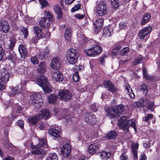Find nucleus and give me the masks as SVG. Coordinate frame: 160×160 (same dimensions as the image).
<instances>
[{"label":"nucleus","instance_id":"473e14b6","mask_svg":"<svg viewBox=\"0 0 160 160\" xmlns=\"http://www.w3.org/2000/svg\"><path fill=\"white\" fill-rule=\"evenodd\" d=\"M117 133L116 131L112 130L107 133L106 136V138L108 139H112L116 137Z\"/></svg>","mask_w":160,"mask_h":160},{"label":"nucleus","instance_id":"2f4dec72","mask_svg":"<svg viewBox=\"0 0 160 160\" xmlns=\"http://www.w3.org/2000/svg\"><path fill=\"white\" fill-rule=\"evenodd\" d=\"M46 64L45 62H41L39 64L37 71L39 73L44 72L46 71Z\"/></svg>","mask_w":160,"mask_h":160},{"label":"nucleus","instance_id":"6e6d98bb","mask_svg":"<svg viewBox=\"0 0 160 160\" xmlns=\"http://www.w3.org/2000/svg\"><path fill=\"white\" fill-rule=\"evenodd\" d=\"M72 79L73 81L74 82H77L79 81L80 77L78 72H75L73 75Z\"/></svg>","mask_w":160,"mask_h":160},{"label":"nucleus","instance_id":"aec40b11","mask_svg":"<svg viewBox=\"0 0 160 160\" xmlns=\"http://www.w3.org/2000/svg\"><path fill=\"white\" fill-rule=\"evenodd\" d=\"M131 145L134 160H138L137 149L139 144L138 143L133 142L132 143Z\"/></svg>","mask_w":160,"mask_h":160},{"label":"nucleus","instance_id":"f8f14e48","mask_svg":"<svg viewBox=\"0 0 160 160\" xmlns=\"http://www.w3.org/2000/svg\"><path fill=\"white\" fill-rule=\"evenodd\" d=\"M103 85L106 88L112 93H115L117 91L118 89L114 86L113 83L109 81H104Z\"/></svg>","mask_w":160,"mask_h":160},{"label":"nucleus","instance_id":"052dcab7","mask_svg":"<svg viewBox=\"0 0 160 160\" xmlns=\"http://www.w3.org/2000/svg\"><path fill=\"white\" fill-rule=\"evenodd\" d=\"M81 5L79 4H78L75 5L74 7L72 8L71 9V11L74 12L75 11L78 10L80 8Z\"/></svg>","mask_w":160,"mask_h":160},{"label":"nucleus","instance_id":"b1692460","mask_svg":"<svg viewBox=\"0 0 160 160\" xmlns=\"http://www.w3.org/2000/svg\"><path fill=\"white\" fill-rule=\"evenodd\" d=\"M19 51L22 58H24L28 54L26 47L22 45H20L19 48Z\"/></svg>","mask_w":160,"mask_h":160},{"label":"nucleus","instance_id":"72a5a7b5","mask_svg":"<svg viewBox=\"0 0 160 160\" xmlns=\"http://www.w3.org/2000/svg\"><path fill=\"white\" fill-rule=\"evenodd\" d=\"M100 156L102 159L107 160L110 157L111 154L109 152L102 151L100 152Z\"/></svg>","mask_w":160,"mask_h":160},{"label":"nucleus","instance_id":"2eb2a0df","mask_svg":"<svg viewBox=\"0 0 160 160\" xmlns=\"http://www.w3.org/2000/svg\"><path fill=\"white\" fill-rule=\"evenodd\" d=\"M127 121L126 117L125 116H122L119 120L118 125L120 128L123 130L127 131L128 126L126 125H127L126 124Z\"/></svg>","mask_w":160,"mask_h":160},{"label":"nucleus","instance_id":"ea45409f","mask_svg":"<svg viewBox=\"0 0 160 160\" xmlns=\"http://www.w3.org/2000/svg\"><path fill=\"white\" fill-rule=\"evenodd\" d=\"M7 58L11 62H14L16 58V55L13 51L10 52L7 57Z\"/></svg>","mask_w":160,"mask_h":160},{"label":"nucleus","instance_id":"79ce46f5","mask_svg":"<svg viewBox=\"0 0 160 160\" xmlns=\"http://www.w3.org/2000/svg\"><path fill=\"white\" fill-rule=\"evenodd\" d=\"M49 53V51L46 49L45 51L42 52L39 55V58L41 59H44Z\"/></svg>","mask_w":160,"mask_h":160},{"label":"nucleus","instance_id":"6e6552de","mask_svg":"<svg viewBox=\"0 0 160 160\" xmlns=\"http://www.w3.org/2000/svg\"><path fill=\"white\" fill-rule=\"evenodd\" d=\"M58 96L60 99L63 101L69 100L72 97V94L68 90H62L58 93Z\"/></svg>","mask_w":160,"mask_h":160},{"label":"nucleus","instance_id":"a878e982","mask_svg":"<svg viewBox=\"0 0 160 160\" xmlns=\"http://www.w3.org/2000/svg\"><path fill=\"white\" fill-rule=\"evenodd\" d=\"M54 10L57 15V17L58 19H60L62 17V11L58 5L54 6Z\"/></svg>","mask_w":160,"mask_h":160},{"label":"nucleus","instance_id":"bb28decb","mask_svg":"<svg viewBox=\"0 0 160 160\" xmlns=\"http://www.w3.org/2000/svg\"><path fill=\"white\" fill-rule=\"evenodd\" d=\"M58 98V97L57 94H51L48 96V98L49 103L52 104H55L57 101Z\"/></svg>","mask_w":160,"mask_h":160},{"label":"nucleus","instance_id":"c03bdc74","mask_svg":"<svg viewBox=\"0 0 160 160\" xmlns=\"http://www.w3.org/2000/svg\"><path fill=\"white\" fill-rule=\"evenodd\" d=\"M153 115L151 114H148L142 118V120L143 121L148 122L150 120L153 119Z\"/></svg>","mask_w":160,"mask_h":160},{"label":"nucleus","instance_id":"58836bf2","mask_svg":"<svg viewBox=\"0 0 160 160\" xmlns=\"http://www.w3.org/2000/svg\"><path fill=\"white\" fill-rule=\"evenodd\" d=\"M39 147L36 148H37L35 150L32 151L31 152L32 154H35L38 155H39L41 154H44L45 151L42 148H39Z\"/></svg>","mask_w":160,"mask_h":160},{"label":"nucleus","instance_id":"338daca9","mask_svg":"<svg viewBox=\"0 0 160 160\" xmlns=\"http://www.w3.org/2000/svg\"><path fill=\"white\" fill-rule=\"evenodd\" d=\"M63 118H64V119L66 120V121L67 123H68L69 124H71V116H68L64 117Z\"/></svg>","mask_w":160,"mask_h":160},{"label":"nucleus","instance_id":"bf43d9fd","mask_svg":"<svg viewBox=\"0 0 160 160\" xmlns=\"http://www.w3.org/2000/svg\"><path fill=\"white\" fill-rule=\"evenodd\" d=\"M31 62L34 64H37L39 62L36 57V56L33 57L31 58Z\"/></svg>","mask_w":160,"mask_h":160},{"label":"nucleus","instance_id":"7c9ffc66","mask_svg":"<svg viewBox=\"0 0 160 160\" xmlns=\"http://www.w3.org/2000/svg\"><path fill=\"white\" fill-rule=\"evenodd\" d=\"M151 18V14L148 13H145L142 18L141 22V24L142 25H145L146 23L148 22Z\"/></svg>","mask_w":160,"mask_h":160},{"label":"nucleus","instance_id":"49530a36","mask_svg":"<svg viewBox=\"0 0 160 160\" xmlns=\"http://www.w3.org/2000/svg\"><path fill=\"white\" fill-rule=\"evenodd\" d=\"M126 89L127 92H128V94L131 98H135V95L130 87H127L126 88Z\"/></svg>","mask_w":160,"mask_h":160},{"label":"nucleus","instance_id":"e2e57ef3","mask_svg":"<svg viewBox=\"0 0 160 160\" xmlns=\"http://www.w3.org/2000/svg\"><path fill=\"white\" fill-rule=\"evenodd\" d=\"M15 117L13 116L12 113H11L8 116V118L10 119V123L8 125V126H9L12 123V121L13 120Z\"/></svg>","mask_w":160,"mask_h":160},{"label":"nucleus","instance_id":"f03ea898","mask_svg":"<svg viewBox=\"0 0 160 160\" xmlns=\"http://www.w3.org/2000/svg\"><path fill=\"white\" fill-rule=\"evenodd\" d=\"M38 85L41 87L45 93L51 92L52 90L47 78L43 75H41L37 81Z\"/></svg>","mask_w":160,"mask_h":160},{"label":"nucleus","instance_id":"dca6fc26","mask_svg":"<svg viewBox=\"0 0 160 160\" xmlns=\"http://www.w3.org/2000/svg\"><path fill=\"white\" fill-rule=\"evenodd\" d=\"M124 106L121 104L113 107L112 110H113L114 117H117L122 113L124 111Z\"/></svg>","mask_w":160,"mask_h":160},{"label":"nucleus","instance_id":"cd10ccee","mask_svg":"<svg viewBox=\"0 0 160 160\" xmlns=\"http://www.w3.org/2000/svg\"><path fill=\"white\" fill-rule=\"evenodd\" d=\"M135 122V120L134 118L127 121L126 124L127 125H126L128 126L127 131L128 130L129 127L130 126H131L134 128L136 132L137 131V128L136 127Z\"/></svg>","mask_w":160,"mask_h":160},{"label":"nucleus","instance_id":"680f3d73","mask_svg":"<svg viewBox=\"0 0 160 160\" xmlns=\"http://www.w3.org/2000/svg\"><path fill=\"white\" fill-rule=\"evenodd\" d=\"M145 79L147 80L152 81L154 79V77L152 76L148 75L147 73L143 75Z\"/></svg>","mask_w":160,"mask_h":160},{"label":"nucleus","instance_id":"39448f33","mask_svg":"<svg viewBox=\"0 0 160 160\" xmlns=\"http://www.w3.org/2000/svg\"><path fill=\"white\" fill-rule=\"evenodd\" d=\"M9 75L8 72L5 69H3L1 73V78H0V90L2 91L5 88L6 82L8 81Z\"/></svg>","mask_w":160,"mask_h":160},{"label":"nucleus","instance_id":"9b49d317","mask_svg":"<svg viewBox=\"0 0 160 160\" xmlns=\"http://www.w3.org/2000/svg\"><path fill=\"white\" fill-rule=\"evenodd\" d=\"M152 27L151 26L146 27L142 28L138 32L139 37L141 39H143L147 35L152 31Z\"/></svg>","mask_w":160,"mask_h":160},{"label":"nucleus","instance_id":"13d9d810","mask_svg":"<svg viewBox=\"0 0 160 160\" xmlns=\"http://www.w3.org/2000/svg\"><path fill=\"white\" fill-rule=\"evenodd\" d=\"M140 89L145 93H147L148 91L147 86L145 84H143L140 85Z\"/></svg>","mask_w":160,"mask_h":160},{"label":"nucleus","instance_id":"774afa93","mask_svg":"<svg viewBox=\"0 0 160 160\" xmlns=\"http://www.w3.org/2000/svg\"><path fill=\"white\" fill-rule=\"evenodd\" d=\"M17 122L19 126L22 129L24 126L23 121L22 120H19Z\"/></svg>","mask_w":160,"mask_h":160},{"label":"nucleus","instance_id":"c85d7f7f","mask_svg":"<svg viewBox=\"0 0 160 160\" xmlns=\"http://www.w3.org/2000/svg\"><path fill=\"white\" fill-rule=\"evenodd\" d=\"M19 92L23 94V95H25V93L22 91L21 89V88H20L19 86H16L15 88H12L11 92L12 95L13 96L15 94H18Z\"/></svg>","mask_w":160,"mask_h":160},{"label":"nucleus","instance_id":"c9c22d12","mask_svg":"<svg viewBox=\"0 0 160 160\" xmlns=\"http://www.w3.org/2000/svg\"><path fill=\"white\" fill-rule=\"evenodd\" d=\"M71 32V29L69 28H67L65 31V37L66 39L68 41L71 40V37L72 35Z\"/></svg>","mask_w":160,"mask_h":160},{"label":"nucleus","instance_id":"603ef678","mask_svg":"<svg viewBox=\"0 0 160 160\" xmlns=\"http://www.w3.org/2000/svg\"><path fill=\"white\" fill-rule=\"evenodd\" d=\"M129 48L128 47L123 48L121 50L120 52V54L122 56H123L126 55L127 53L129 52Z\"/></svg>","mask_w":160,"mask_h":160},{"label":"nucleus","instance_id":"4d7b16f0","mask_svg":"<svg viewBox=\"0 0 160 160\" xmlns=\"http://www.w3.org/2000/svg\"><path fill=\"white\" fill-rule=\"evenodd\" d=\"M42 29L38 27H35L34 28V33L36 34L35 35H39L42 34H41Z\"/></svg>","mask_w":160,"mask_h":160},{"label":"nucleus","instance_id":"0eeeda50","mask_svg":"<svg viewBox=\"0 0 160 160\" xmlns=\"http://www.w3.org/2000/svg\"><path fill=\"white\" fill-rule=\"evenodd\" d=\"M38 96H40L38 93H36L35 92H32L30 96V99L32 101L30 102L37 108H40L42 104L41 102L39 101L37 99ZM30 102H31L30 101Z\"/></svg>","mask_w":160,"mask_h":160},{"label":"nucleus","instance_id":"09e8293b","mask_svg":"<svg viewBox=\"0 0 160 160\" xmlns=\"http://www.w3.org/2000/svg\"><path fill=\"white\" fill-rule=\"evenodd\" d=\"M20 30L23 33V34L24 35V38H27L28 36V34L27 28L24 27H22L20 28Z\"/></svg>","mask_w":160,"mask_h":160},{"label":"nucleus","instance_id":"f3484780","mask_svg":"<svg viewBox=\"0 0 160 160\" xmlns=\"http://www.w3.org/2000/svg\"><path fill=\"white\" fill-rule=\"evenodd\" d=\"M56 70L52 74L53 80L56 81H62L63 80V77L61 72L58 70Z\"/></svg>","mask_w":160,"mask_h":160},{"label":"nucleus","instance_id":"8fccbe9b","mask_svg":"<svg viewBox=\"0 0 160 160\" xmlns=\"http://www.w3.org/2000/svg\"><path fill=\"white\" fill-rule=\"evenodd\" d=\"M78 41L80 43L83 44L87 42V39L83 35H81V36L78 37Z\"/></svg>","mask_w":160,"mask_h":160},{"label":"nucleus","instance_id":"f704fd0d","mask_svg":"<svg viewBox=\"0 0 160 160\" xmlns=\"http://www.w3.org/2000/svg\"><path fill=\"white\" fill-rule=\"evenodd\" d=\"M143 59V57L141 55H139L132 62V65H135L137 64L141 63L142 60Z\"/></svg>","mask_w":160,"mask_h":160},{"label":"nucleus","instance_id":"ddd939ff","mask_svg":"<svg viewBox=\"0 0 160 160\" xmlns=\"http://www.w3.org/2000/svg\"><path fill=\"white\" fill-rule=\"evenodd\" d=\"M103 85L106 88L112 93H115L117 91L118 89L114 86L113 83L109 81H104Z\"/></svg>","mask_w":160,"mask_h":160},{"label":"nucleus","instance_id":"5fc2aeb1","mask_svg":"<svg viewBox=\"0 0 160 160\" xmlns=\"http://www.w3.org/2000/svg\"><path fill=\"white\" fill-rule=\"evenodd\" d=\"M42 37L41 35H35L34 37H33L32 39L31 40V42L32 43L35 44L38 42V40L41 37Z\"/></svg>","mask_w":160,"mask_h":160},{"label":"nucleus","instance_id":"6ab92c4d","mask_svg":"<svg viewBox=\"0 0 160 160\" xmlns=\"http://www.w3.org/2000/svg\"><path fill=\"white\" fill-rule=\"evenodd\" d=\"M9 29V25L8 22L5 20H2L0 22V29L3 32L6 33L8 32Z\"/></svg>","mask_w":160,"mask_h":160},{"label":"nucleus","instance_id":"4468645a","mask_svg":"<svg viewBox=\"0 0 160 160\" xmlns=\"http://www.w3.org/2000/svg\"><path fill=\"white\" fill-rule=\"evenodd\" d=\"M103 20L102 18H98L93 22L94 26V32L97 34L100 29L102 27Z\"/></svg>","mask_w":160,"mask_h":160},{"label":"nucleus","instance_id":"c756f323","mask_svg":"<svg viewBox=\"0 0 160 160\" xmlns=\"http://www.w3.org/2000/svg\"><path fill=\"white\" fill-rule=\"evenodd\" d=\"M42 116L45 118H49L50 117V112L49 111L46 109H43L41 110V113L39 114L40 117Z\"/></svg>","mask_w":160,"mask_h":160},{"label":"nucleus","instance_id":"423d86ee","mask_svg":"<svg viewBox=\"0 0 160 160\" xmlns=\"http://www.w3.org/2000/svg\"><path fill=\"white\" fill-rule=\"evenodd\" d=\"M96 13L100 16L105 15L107 12V6L106 3L101 2L96 7Z\"/></svg>","mask_w":160,"mask_h":160},{"label":"nucleus","instance_id":"a19ab883","mask_svg":"<svg viewBox=\"0 0 160 160\" xmlns=\"http://www.w3.org/2000/svg\"><path fill=\"white\" fill-rule=\"evenodd\" d=\"M48 157L50 160H58V156L54 152L49 153Z\"/></svg>","mask_w":160,"mask_h":160},{"label":"nucleus","instance_id":"69168bd1","mask_svg":"<svg viewBox=\"0 0 160 160\" xmlns=\"http://www.w3.org/2000/svg\"><path fill=\"white\" fill-rule=\"evenodd\" d=\"M4 55V50L0 46V61L2 59Z\"/></svg>","mask_w":160,"mask_h":160},{"label":"nucleus","instance_id":"e433bc0d","mask_svg":"<svg viewBox=\"0 0 160 160\" xmlns=\"http://www.w3.org/2000/svg\"><path fill=\"white\" fill-rule=\"evenodd\" d=\"M103 37H109L111 35L112 30V28L110 29L108 28H105L103 29Z\"/></svg>","mask_w":160,"mask_h":160},{"label":"nucleus","instance_id":"a211bd4d","mask_svg":"<svg viewBox=\"0 0 160 160\" xmlns=\"http://www.w3.org/2000/svg\"><path fill=\"white\" fill-rule=\"evenodd\" d=\"M148 102V99L147 98H142L138 102H135L133 103V106L135 108L139 107H144L145 104Z\"/></svg>","mask_w":160,"mask_h":160},{"label":"nucleus","instance_id":"4c0bfd02","mask_svg":"<svg viewBox=\"0 0 160 160\" xmlns=\"http://www.w3.org/2000/svg\"><path fill=\"white\" fill-rule=\"evenodd\" d=\"M144 107H146L148 109L150 110L152 112L153 111L156 107L154 103L153 102H149L148 100V103L145 104Z\"/></svg>","mask_w":160,"mask_h":160},{"label":"nucleus","instance_id":"412c9836","mask_svg":"<svg viewBox=\"0 0 160 160\" xmlns=\"http://www.w3.org/2000/svg\"><path fill=\"white\" fill-rule=\"evenodd\" d=\"M96 119V117L94 115L87 113L85 115V121L90 124H94Z\"/></svg>","mask_w":160,"mask_h":160},{"label":"nucleus","instance_id":"3c124183","mask_svg":"<svg viewBox=\"0 0 160 160\" xmlns=\"http://www.w3.org/2000/svg\"><path fill=\"white\" fill-rule=\"evenodd\" d=\"M38 118L36 117H30L28 118L29 121L33 124H35L38 121Z\"/></svg>","mask_w":160,"mask_h":160},{"label":"nucleus","instance_id":"393cba45","mask_svg":"<svg viewBox=\"0 0 160 160\" xmlns=\"http://www.w3.org/2000/svg\"><path fill=\"white\" fill-rule=\"evenodd\" d=\"M48 132L49 134L54 137L53 138L54 139H55L56 138H59L60 137V135L59 134V131L55 128L50 129L49 130Z\"/></svg>","mask_w":160,"mask_h":160},{"label":"nucleus","instance_id":"5701e85b","mask_svg":"<svg viewBox=\"0 0 160 160\" xmlns=\"http://www.w3.org/2000/svg\"><path fill=\"white\" fill-rule=\"evenodd\" d=\"M32 149H35L38 147H42L48 148V146L47 144V140L46 138H42L39 141L38 144L37 145L32 146Z\"/></svg>","mask_w":160,"mask_h":160},{"label":"nucleus","instance_id":"de8ad7c7","mask_svg":"<svg viewBox=\"0 0 160 160\" xmlns=\"http://www.w3.org/2000/svg\"><path fill=\"white\" fill-rule=\"evenodd\" d=\"M105 111L108 115H110L112 117H114V115L112 110V108H110L109 107L105 109Z\"/></svg>","mask_w":160,"mask_h":160},{"label":"nucleus","instance_id":"37998d69","mask_svg":"<svg viewBox=\"0 0 160 160\" xmlns=\"http://www.w3.org/2000/svg\"><path fill=\"white\" fill-rule=\"evenodd\" d=\"M111 4L112 7L114 9L117 8L119 6L118 0H111Z\"/></svg>","mask_w":160,"mask_h":160},{"label":"nucleus","instance_id":"9d476101","mask_svg":"<svg viewBox=\"0 0 160 160\" xmlns=\"http://www.w3.org/2000/svg\"><path fill=\"white\" fill-rule=\"evenodd\" d=\"M61 60L59 58H53L50 65L51 67L54 70H58L61 65Z\"/></svg>","mask_w":160,"mask_h":160},{"label":"nucleus","instance_id":"20e7f679","mask_svg":"<svg viewBox=\"0 0 160 160\" xmlns=\"http://www.w3.org/2000/svg\"><path fill=\"white\" fill-rule=\"evenodd\" d=\"M77 51L73 48L69 49L67 53V58L69 63L72 64L76 63L78 59Z\"/></svg>","mask_w":160,"mask_h":160},{"label":"nucleus","instance_id":"864d4df0","mask_svg":"<svg viewBox=\"0 0 160 160\" xmlns=\"http://www.w3.org/2000/svg\"><path fill=\"white\" fill-rule=\"evenodd\" d=\"M39 2L41 5V8L48 6V4L46 0H39Z\"/></svg>","mask_w":160,"mask_h":160},{"label":"nucleus","instance_id":"1a4fd4ad","mask_svg":"<svg viewBox=\"0 0 160 160\" xmlns=\"http://www.w3.org/2000/svg\"><path fill=\"white\" fill-rule=\"evenodd\" d=\"M71 152V146L68 143H66L61 148V153L65 157H67Z\"/></svg>","mask_w":160,"mask_h":160},{"label":"nucleus","instance_id":"0e129e2a","mask_svg":"<svg viewBox=\"0 0 160 160\" xmlns=\"http://www.w3.org/2000/svg\"><path fill=\"white\" fill-rule=\"evenodd\" d=\"M127 27L126 24L124 22H121L119 24V28L120 29H122L125 28Z\"/></svg>","mask_w":160,"mask_h":160},{"label":"nucleus","instance_id":"f257e3e1","mask_svg":"<svg viewBox=\"0 0 160 160\" xmlns=\"http://www.w3.org/2000/svg\"><path fill=\"white\" fill-rule=\"evenodd\" d=\"M90 42L93 44L92 47L88 49L85 50L84 52L88 56L94 57L100 54L102 50L100 47L99 43L96 41L91 40Z\"/></svg>","mask_w":160,"mask_h":160},{"label":"nucleus","instance_id":"7ed1b4c3","mask_svg":"<svg viewBox=\"0 0 160 160\" xmlns=\"http://www.w3.org/2000/svg\"><path fill=\"white\" fill-rule=\"evenodd\" d=\"M44 14L46 17L41 18L39 21V25L42 28H48L50 26L51 21L52 20V15L47 11H44Z\"/></svg>","mask_w":160,"mask_h":160},{"label":"nucleus","instance_id":"4be33fe9","mask_svg":"<svg viewBox=\"0 0 160 160\" xmlns=\"http://www.w3.org/2000/svg\"><path fill=\"white\" fill-rule=\"evenodd\" d=\"M98 149V145L96 143L91 144L88 147V151L89 153L93 154L96 153Z\"/></svg>","mask_w":160,"mask_h":160},{"label":"nucleus","instance_id":"a18cd8bd","mask_svg":"<svg viewBox=\"0 0 160 160\" xmlns=\"http://www.w3.org/2000/svg\"><path fill=\"white\" fill-rule=\"evenodd\" d=\"M10 44L9 45V48L10 49L12 50L16 43V40L14 38H12L10 39Z\"/></svg>","mask_w":160,"mask_h":160}]
</instances>
